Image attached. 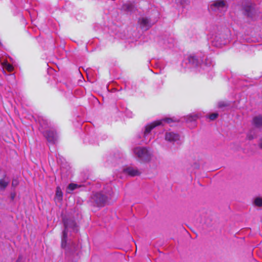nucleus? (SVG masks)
Here are the masks:
<instances>
[{"label": "nucleus", "mask_w": 262, "mask_h": 262, "mask_svg": "<svg viewBox=\"0 0 262 262\" xmlns=\"http://www.w3.org/2000/svg\"><path fill=\"white\" fill-rule=\"evenodd\" d=\"M63 223L64 229L62 232L61 238V247L67 251H76L77 247L73 244L71 239L69 238L71 232H76L78 230L76 223L74 220L66 217L63 218Z\"/></svg>", "instance_id": "f257e3e1"}, {"label": "nucleus", "mask_w": 262, "mask_h": 262, "mask_svg": "<svg viewBox=\"0 0 262 262\" xmlns=\"http://www.w3.org/2000/svg\"><path fill=\"white\" fill-rule=\"evenodd\" d=\"M133 151L135 156L141 163H148L152 157V153L145 147H136Z\"/></svg>", "instance_id": "f03ea898"}, {"label": "nucleus", "mask_w": 262, "mask_h": 262, "mask_svg": "<svg viewBox=\"0 0 262 262\" xmlns=\"http://www.w3.org/2000/svg\"><path fill=\"white\" fill-rule=\"evenodd\" d=\"M162 121L165 122L167 123L172 122V120L171 118H166L162 120L155 121L145 126V130L143 132V136L144 139V142L146 143L149 142L150 139L147 138L148 135L150 134L151 130L155 127L162 124Z\"/></svg>", "instance_id": "7ed1b4c3"}, {"label": "nucleus", "mask_w": 262, "mask_h": 262, "mask_svg": "<svg viewBox=\"0 0 262 262\" xmlns=\"http://www.w3.org/2000/svg\"><path fill=\"white\" fill-rule=\"evenodd\" d=\"M228 4L224 0H217L213 2L210 6V9L216 12H225L228 8Z\"/></svg>", "instance_id": "20e7f679"}, {"label": "nucleus", "mask_w": 262, "mask_h": 262, "mask_svg": "<svg viewBox=\"0 0 262 262\" xmlns=\"http://www.w3.org/2000/svg\"><path fill=\"white\" fill-rule=\"evenodd\" d=\"M108 198L101 192L94 193L91 196V200L95 205L98 207L104 206L107 202Z\"/></svg>", "instance_id": "39448f33"}, {"label": "nucleus", "mask_w": 262, "mask_h": 262, "mask_svg": "<svg viewBox=\"0 0 262 262\" xmlns=\"http://www.w3.org/2000/svg\"><path fill=\"white\" fill-rule=\"evenodd\" d=\"M43 136L46 138L48 142L51 144H55L58 139L57 133L53 128H49L46 131H42Z\"/></svg>", "instance_id": "423d86ee"}, {"label": "nucleus", "mask_w": 262, "mask_h": 262, "mask_svg": "<svg viewBox=\"0 0 262 262\" xmlns=\"http://www.w3.org/2000/svg\"><path fill=\"white\" fill-rule=\"evenodd\" d=\"M138 23L142 29L147 30L151 27L150 20L147 17H142L139 19Z\"/></svg>", "instance_id": "0eeeda50"}, {"label": "nucleus", "mask_w": 262, "mask_h": 262, "mask_svg": "<svg viewBox=\"0 0 262 262\" xmlns=\"http://www.w3.org/2000/svg\"><path fill=\"white\" fill-rule=\"evenodd\" d=\"M124 171L132 177H135L140 176L141 171L139 170L137 167L129 166L124 169Z\"/></svg>", "instance_id": "6e6552de"}, {"label": "nucleus", "mask_w": 262, "mask_h": 262, "mask_svg": "<svg viewBox=\"0 0 262 262\" xmlns=\"http://www.w3.org/2000/svg\"><path fill=\"white\" fill-rule=\"evenodd\" d=\"M135 9L136 8L134 2H127L126 3L124 4L122 7V10L127 12H132L134 11Z\"/></svg>", "instance_id": "1a4fd4ad"}, {"label": "nucleus", "mask_w": 262, "mask_h": 262, "mask_svg": "<svg viewBox=\"0 0 262 262\" xmlns=\"http://www.w3.org/2000/svg\"><path fill=\"white\" fill-rule=\"evenodd\" d=\"M165 139L169 142H174L179 139V135L173 132L167 133L165 134Z\"/></svg>", "instance_id": "9d476101"}, {"label": "nucleus", "mask_w": 262, "mask_h": 262, "mask_svg": "<svg viewBox=\"0 0 262 262\" xmlns=\"http://www.w3.org/2000/svg\"><path fill=\"white\" fill-rule=\"evenodd\" d=\"M252 124L256 128H262V115L254 117L252 120Z\"/></svg>", "instance_id": "9b49d317"}, {"label": "nucleus", "mask_w": 262, "mask_h": 262, "mask_svg": "<svg viewBox=\"0 0 262 262\" xmlns=\"http://www.w3.org/2000/svg\"><path fill=\"white\" fill-rule=\"evenodd\" d=\"M39 123L40 125V128L39 129L41 130V132L43 129H46L50 127V123L48 122L47 119H45L43 118L39 119Z\"/></svg>", "instance_id": "f8f14e48"}, {"label": "nucleus", "mask_w": 262, "mask_h": 262, "mask_svg": "<svg viewBox=\"0 0 262 262\" xmlns=\"http://www.w3.org/2000/svg\"><path fill=\"white\" fill-rule=\"evenodd\" d=\"M55 201L60 202L62 200V192L59 187L56 188L55 196L54 198Z\"/></svg>", "instance_id": "ddd939ff"}, {"label": "nucleus", "mask_w": 262, "mask_h": 262, "mask_svg": "<svg viewBox=\"0 0 262 262\" xmlns=\"http://www.w3.org/2000/svg\"><path fill=\"white\" fill-rule=\"evenodd\" d=\"M188 61L192 65L196 66L200 63V60L196 58L195 55H190L188 57Z\"/></svg>", "instance_id": "4468645a"}, {"label": "nucleus", "mask_w": 262, "mask_h": 262, "mask_svg": "<svg viewBox=\"0 0 262 262\" xmlns=\"http://www.w3.org/2000/svg\"><path fill=\"white\" fill-rule=\"evenodd\" d=\"M253 10V8L251 5L245 7L246 14L248 17H252Z\"/></svg>", "instance_id": "2eb2a0df"}, {"label": "nucleus", "mask_w": 262, "mask_h": 262, "mask_svg": "<svg viewBox=\"0 0 262 262\" xmlns=\"http://www.w3.org/2000/svg\"><path fill=\"white\" fill-rule=\"evenodd\" d=\"M80 185H78L76 184L71 183L67 187V192L71 193V192L75 189L80 187Z\"/></svg>", "instance_id": "dca6fc26"}, {"label": "nucleus", "mask_w": 262, "mask_h": 262, "mask_svg": "<svg viewBox=\"0 0 262 262\" xmlns=\"http://www.w3.org/2000/svg\"><path fill=\"white\" fill-rule=\"evenodd\" d=\"M253 204L255 206L262 207V198L256 197L254 199Z\"/></svg>", "instance_id": "f3484780"}, {"label": "nucleus", "mask_w": 262, "mask_h": 262, "mask_svg": "<svg viewBox=\"0 0 262 262\" xmlns=\"http://www.w3.org/2000/svg\"><path fill=\"white\" fill-rule=\"evenodd\" d=\"M3 65V67L9 72H11L13 70V66L7 62H4Z\"/></svg>", "instance_id": "a211bd4d"}, {"label": "nucleus", "mask_w": 262, "mask_h": 262, "mask_svg": "<svg viewBox=\"0 0 262 262\" xmlns=\"http://www.w3.org/2000/svg\"><path fill=\"white\" fill-rule=\"evenodd\" d=\"M199 116L197 115H190L187 116V121L192 122L195 121L198 119Z\"/></svg>", "instance_id": "6ab92c4d"}, {"label": "nucleus", "mask_w": 262, "mask_h": 262, "mask_svg": "<svg viewBox=\"0 0 262 262\" xmlns=\"http://www.w3.org/2000/svg\"><path fill=\"white\" fill-rule=\"evenodd\" d=\"M228 106H229V104L224 101H221L218 103V106L219 108H222Z\"/></svg>", "instance_id": "aec40b11"}, {"label": "nucleus", "mask_w": 262, "mask_h": 262, "mask_svg": "<svg viewBox=\"0 0 262 262\" xmlns=\"http://www.w3.org/2000/svg\"><path fill=\"white\" fill-rule=\"evenodd\" d=\"M219 115L217 113H212L209 115V118L211 120H215L217 117Z\"/></svg>", "instance_id": "412c9836"}, {"label": "nucleus", "mask_w": 262, "mask_h": 262, "mask_svg": "<svg viewBox=\"0 0 262 262\" xmlns=\"http://www.w3.org/2000/svg\"><path fill=\"white\" fill-rule=\"evenodd\" d=\"M18 181L17 179H13L12 181V186L16 187L18 185Z\"/></svg>", "instance_id": "4be33fe9"}, {"label": "nucleus", "mask_w": 262, "mask_h": 262, "mask_svg": "<svg viewBox=\"0 0 262 262\" xmlns=\"http://www.w3.org/2000/svg\"><path fill=\"white\" fill-rule=\"evenodd\" d=\"M16 193L15 192H12L10 194V199L12 201H13L16 196Z\"/></svg>", "instance_id": "5701e85b"}, {"label": "nucleus", "mask_w": 262, "mask_h": 262, "mask_svg": "<svg viewBox=\"0 0 262 262\" xmlns=\"http://www.w3.org/2000/svg\"><path fill=\"white\" fill-rule=\"evenodd\" d=\"M258 146L260 149H262V137L259 140Z\"/></svg>", "instance_id": "b1692460"}, {"label": "nucleus", "mask_w": 262, "mask_h": 262, "mask_svg": "<svg viewBox=\"0 0 262 262\" xmlns=\"http://www.w3.org/2000/svg\"><path fill=\"white\" fill-rule=\"evenodd\" d=\"M247 138L249 140H252L253 139V137L252 135H248Z\"/></svg>", "instance_id": "393cba45"}]
</instances>
